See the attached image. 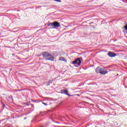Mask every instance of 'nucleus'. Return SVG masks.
<instances>
[{"label":"nucleus","mask_w":127,"mask_h":127,"mask_svg":"<svg viewBox=\"0 0 127 127\" xmlns=\"http://www.w3.org/2000/svg\"><path fill=\"white\" fill-rule=\"evenodd\" d=\"M42 56L44 58H47L46 60H50L51 61H53L54 60V57L48 53H43Z\"/></svg>","instance_id":"nucleus-1"},{"label":"nucleus","mask_w":127,"mask_h":127,"mask_svg":"<svg viewBox=\"0 0 127 127\" xmlns=\"http://www.w3.org/2000/svg\"><path fill=\"white\" fill-rule=\"evenodd\" d=\"M72 64H74L75 67H79L81 65V60L79 58L76 59L74 61L72 62Z\"/></svg>","instance_id":"nucleus-2"},{"label":"nucleus","mask_w":127,"mask_h":127,"mask_svg":"<svg viewBox=\"0 0 127 127\" xmlns=\"http://www.w3.org/2000/svg\"><path fill=\"white\" fill-rule=\"evenodd\" d=\"M100 74L101 75H106V74H108V71L103 68H101L100 70Z\"/></svg>","instance_id":"nucleus-3"},{"label":"nucleus","mask_w":127,"mask_h":127,"mask_svg":"<svg viewBox=\"0 0 127 127\" xmlns=\"http://www.w3.org/2000/svg\"><path fill=\"white\" fill-rule=\"evenodd\" d=\"M61 94H64V95H66L67 96H68L69 97H70V96H71L69 94V93H68V90L64 89V90H62L61 91Z\"/></svg>","instance_id":"nucleus-4"},{"label":"nucleus","mask_w":127,"mask_h":127,"mask_svg":"<svg viewBox=\"0 0 127 127\" xmlns=\"http://www.w3.org/2000/svg\"><path fill=\"white\" fill-rule=\"evenodd\" d=\"M54 26L55 27H60V23L58 22H54Z\"/></svg>","instance_id":"nucleus-5"},{"label":"nucleus","mask_w":127,"mask_h":127,"mask_svg":"<svg viewBox=\"0 0 127 127\" xmlns=\"http://www.w3.org/2000/svg\"><path fill=\"white\" fill-rule=\"evenodd\" d=\"M116 54L114 53H112L111 52H109L108 53V56L110 57H115V56H116Z\"/></svg>","instance_id":"nucleus-6"},{"label":"nucleus","mask_w":127,"mask_h":127,"mask_svg":"<svg viewBox=\"0 0 127 127\" xmlns=\"http://www.w3.org/2000/svg\"><path fill=\"white\" fill-rule=\"evenodd\" d=\"M101 67L100 66H98L96 68L95 71L97 74H99V73H101Z\"/></svg>","instance_id":"nucleus-7"},{"label":"nucleus","mask_w":127,"mask_h":127,"mask_svg":"<svg viewBox=\"0 0 127 127\" xmlns=\"http://www.w3.org/2000/svg\"><path fill=\"white\" fill-rule=\"evenodd\" d=\"M59 60L60 61H66V60H65V58H60Z\"/></svg>","instance_id":"nucleus-8"},{"label":"nucleus","mask_w":127,"mask_h":127,"mask_svg":"<svg viewBox=\"0 0 127 127\" xmlns=\"http://www.w3.org/2000/svg\"><path fill=\"white\" fill-rule=\"evenodd\" d=\"M48 26H54V23H50L48 25Z\"/></svg>","instance_id":"nucleus-9"},{"label":"nucleus","mask_w":127,"mask_h":127,"mask_svg":"<svg viewBox=\"0 0 127 127\" xmlns=\"http://www.w3.org/2000/svg\"><path fill=\"white\" fill-rule=\"evenodd\" d=\"M52 82H53V80H50V81H49V82H48V85H50V84H52Z\"/></svg>","instance_id":"nucleus-10"},{"label":"nucleus","mask_w":127,"mask_h":127,"mask_svg":"<svg viewBox=\"0 0 127 127\" xmlns=\"http://www.w3.org/2000/svg\"><path fill=\"white\" fill-rule=\"evenodd\" d=\"M55 1H57L58 2H61V0H55Z\"/></svg>","instance_id":"nucleus-11"},{"label":"nucleus","mask_w":127,"mask_h":127,"mask_svg":"<svg viewBox=\"0 0 127 127\" xmlns=\"http://www.w3.org/2000/svg\"><path fill=\"white\" fill-rule=\"evenodd\" d=\"M124 28H125V30H127V25H126L125 26H124Z\"/></svg>","instance_id":"nucleus-12"},{"label":"nucleus","mask_w":127,"mask_h":127,"mask_svg":"<svg viewBox=\"0 0 127 127\" xmlns=\"http://www.w3.org/2000/svg\"><path fill=\"white\" fill-rule=\"evenodd\" d=\"M42 104H43V105H44L45 106H47V103H46L43 102Z\"/></svg>","instance_id":"nucleus-13"},{"label":"nucleus","mask_w":127,"mask_h":127,"mask_svg":"<svg viewBox=\"0 0 127 127\" xmlns=\"http://www.w3.org/2000/svg\"><path fill=\"white\" fill-rule=\"evenodd\" d=\"M26 118H24V120H26Z\"/></svg>","instance_id":"nucleus-14"}]
</instances>
